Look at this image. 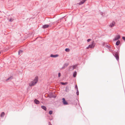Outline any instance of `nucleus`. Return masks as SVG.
<instances>
[{"instance_id":"1","label":"nucleus","mask_w":125,"mask_h":125,"mask_svg":"<svg viewBox=\"0 0 125 125\" xmlns=\"http://www.w3.org/2000/svg\"><path fill=\"white\" fill-rule=\"evenodd\" d=\"M38 76L36 77L34 79V80L32 81L31 83H29V86H32L35 84L38 81Z\"/></svg>"},{"instance_id":"2","label":"nucleus","mask_w":125,"mask_h":125,"mask_svg":"<svg viewBox=\"0 0 125 125\" xmlns=\"http://www.w3.org/2000/svg\"><path fill=\"white\" fill-rule=\"evenodd\" d=\"M113 54L117 60L118 61L119 60V53L117 52H114L113 53Z\"/></svg>"},{"instance_id":"3","label":"nucleus","mask_w":125,"mask_h":125,"mask_svg":"<svg viewBox=\"0 0 125 125\" xmlns=\"http://www.w3.org/2000/svg\"><path fill=\"white\" fill-rule=\"evenodd\" d=\"M69 65V64L68 63H65L64 64L63 66L61 68V69H64L65 68H67Z\"/></svg>"},{"instance_id":"4","label":"nucleus","mask_w":125,"mask_h":125,"mask_svg":"<svg viewBox=\"0 0 125 125\" xmlns=\"http://www.w3.org/2000/svg\"><path fill=\"white\" fill-rule=\"evenodd\" d=\"M62 100L63 104L64 105H67L68 104V103L67 102V101H66L65 100V99L64 98H62Z\"/></svg>"},{"instance_id":"5","label":"nucleus","mask_w":125,"mask_h":125,"mask_svg":"<svg viewBox=\"0 0 125 125\" xmlns=\"http://www.w3.org/2000/svg\"><path fill=\"white\" fill-rule=\"evenodd\" d=\"M95 44L94 43V41H93L91 44L89 45V46L91 48H94L95 46Z\"/></svg>"},{"instance_id":"6","label":"nucleus","mask_w":125,"mask_h":125,"mask_svg":"<svg viewBox=\"0 0 125 125\" xmlns=\"http://www.w3.org/2000/svg\"><path fill=\"white\" fill-rule=\"evenodd\" d=\"M120 38V36L119 35H118L115 37L114 39H113V41H116L119 39Z\"/></svg>"},{"instance_id":"7","label":"nucleus","mask_w":125,"mask_h":125,"mask_svg":"<svg viewBox=\"0 0 125 125\" xmlns=\"http://www.w3.org/2000/svg\"><path fill=\"white\" fill-rule=\"evenodd\" d=\"M49 27V25L48 24H45L42 27L43 29H44L48 28Z\"/></svg>"},{"instance_id":"8","label":"nucleus","mask_w":125,"mask_h":125,"mask_svg":"<svg viewBox=\"0 0 125 125\" xmlns=\"http://www.w3.org/2000/svg\"><path fill=\"white\" fill-rule=\"evenodd\" d=\"M34 103L36 104H39L40 102L39 101L36 99H35L34 101Z\"/></svg>"},{"instance_id":"9","label":"nucleus","mask_w":125,"mask_h":125,"mask_svg":"<svg viewBox=\"0 0 125 125\" xmlns=\"http://www.w3.org/2000/svg\"><path fill=\"white\" fill-rule=\"evenodd\" d=\"M115 24V22L114 21H113L110 24L109 26L111 27H112L114 26Z\"/></svg>"},{"instance_id":"10","label":"nucleus","mask_w":125,"mask_h":125,"mask_svg":"<svg viewBox=\"0 0 125 125\" xmlns=\"http://www.w3.org/2000/svg\"><path fill=\"white\" fill-rule=\"evenodd\" d=\"M86 1V0H82L78 4L79 5H81L83 4Z\"/></svg>"},{"instance_id":"11","label":"nucleus","mask_w":125,"mask_h":125,"mask_svg":"<svg viewBox=\"0 0 125 125\" xmlns=\"http://www.w3.org/2000/svg\"><path fill=\"white\" fill-rule=\"evenodd\" d=\"M58 54L53 55L51 54L50 55V57H52L55 58L58 56Z\"/></svg>"},{"instance_id":"12","label":"nucleus","mask_w":125,"mask_h":125,"mask_svg":"<svg viewBox=\"0 0 125 125\" xmlns=\"http://www.w3.org/2000/svg\"><path fill=\"white\" fill-rule=\"evenodd\" d=\"M74 69V68L73 67V66H70L69 67V71H72Z\"/></svg>"},{"instance_id":"13","label":"nucleus","mask_w":125,"mask_h":125,"mask_svg":"<svg viewBox=\"0 0 125 125\" xmlns=\"http://www.w3.org/2000/svg\"><path fill=\"white\" fill-rule=\"evenodd\" d=\"M41 108L45 111H46L47 108L46 106L44 105H42L41 106Z\"/></svg>"},{"instance_id":"14","label":"nucleus","mask_w":125,"mask_h":125,"mask_svg":"<svg viewBox=\"0 0 125 125\" xmlns=\"http://www.w3.org/2000/svg\"><path fill=\"white\" fill-rule=\"evenodd\" d=\"M13 78V77L12 76H10L9 78H8L6 80V81H8V80L10 81V80H11Z\"/></svg>"},{"instance_id":"15","label":"nucleus","mask_w":125,"mask_h":125,"mask_svg":"<svg viewBox=\"0 0 125 125\" xmlns=\"http://www.w3.org/2000/svg\"><path fill=\"white\" fill-rule=\"evenodd\" d=\"M77 75V72L76 71H75L73 73V77H75Z\"/></svg>"},{"instance_id":"16","label":"nucleus","mask_w":125,"mask_h":125,"mask_svg":"<svg viewBox=\"0 0 125 125\" xmlns=\"http://www.w3.org/2000/svg\"><path fill=\"white\" fill-rule=\"evenodd\" d=\"M120 43V41L119 40H118L116 43V45L117 46H118L119 45Z\"/></svg>"},{"instance_id":"17","label":"nucleus","mask_w":125,"mask_h":125,"mask_svg":"<svg viewBox=\"0 0 125 125\" xmlns=\"http://www.w3.org/2000/svg\"><path fill=\"white\" fill-rule=\"evenodd\" d=\"M60 83L62 85H66L68 83L67 82L64 83V82H61Z\"/></svg>"},{"instance_id":"18","label":"nucleus","mask_w":125,"mask_h":125,"mask_svg":"<svg viewBox=\"0 0 125 125\" xmlns=\"http://www.w3.org/2000/svg\"><path fill=\"white\" fill-rule=\"evenodd\" d=\"M5 115V113L4 112H2L0 116L1 117H3Z\"/></svg>"},{"instance_id":"19","label":"nucleus","mask_w":125,"mask_h":125,"mask_svg":"<svg viewBox=\"0 0 125 125\" xmlns=\"http://www.w3.org/2000/svg\"><path fill=\"white\" fill-rule=\"evenodd\" d=\"M105 47L108 49L110 48H111V47L109 45H107L105 46Z\"/></svg>"},{"instance_id":"20","label":"nucleus","mask_w":125,"mask_h":125,"mask_svg":"<svg viewBox=\"0 0 125 125\" xmlns=\"http://www.w3.org/2000/svg\"><path fill=\"white\" fill-rule=\"evenodd\" d=\"M54 22H51L49 24V26H50V27H51L54 24Z\"/></svg>"},{"instance_id":"21","label":"nucleus","mask_w":125,"mask_h":125,"mask_svg":"<svg viewBox=\"0 0 125 125\" xmlns=\"http://www.w3.org/2000/svg\"><path fill=\"white\" fill-rule=\"evenodd\" d=\"M70 49L69 48H66L65 50V51L67 52H69L70 51Z\"/></svg>"},{"instance_id":"22","label":"nucleus","mask_w":125,"mask_h":125,"mask_svg":"<svg viewBox=\"0 0 125 125\" xmlns=\"http://www.w3.org/2000/svg\"><path fill=\"white\" fill-rule=\"evenodd\" d=\"M78 64H76L75 65H73V67H74V69H76V68L77 67V66Z\"/></svg>"},{"instance_id":"23","label":"nucleus","mask_w":125,"mask_h":125,"mask_svg":"<svg viewBox=\"0 0 125 125\" xmlns=\"http://www.w3.org/2000/svg\"><path fill=\"white\" fill-rule=\"evenodd\" d=\"M56 97V95H54V94H52V97L54 98H55Z\"/></svg>"},{"instance_id":"24","label":"nucleus","mask_w":125,"mask_h":125,"mask_svg":"<svg viewBox=\"0 0 125 125\" xmlns=\"http://www.w3.org/2000/svg\"><path fill=\"white\" fill-rule=\"evenodd\" d=\"M53 112L52 111L50 110V111L49 112V114L50 115H52V114Z\"/></svg>"},{"instance_id":"25","label":"nucleus","mask_w":125,"mask_h":125,"mask_svg":"<svg viewBox=\"0 0 125 125\" xmlns=\"http://www.w3.org/2000/svg\"><path fill=\"white\" fill-rule=\"evenodd\" d=\"M22 52H23L21 50H19V52H18L19 54V55L20 53H22Z\"/></svg>"},{"instance_id":"26","label":"nucleus","mask_w":125,"mask_h":125,"mask_svg":"<svg viewBox=\"0 0 125 125\" xmlns=\"http://www.w3.org/2000/svg\"><path fill=\"white\" fill-rule=\"evenodd\" d=\"M76 94L77 95H78L79 94V92L78 90H77V92H76Z\"/></svg>"},{"instance_id":"27","label":"nucleus","mask_w":125,"mask_h":125,"mask_svg":"<svg viewBox=\"0 0 125 125\" xmlns=\"http://www.w3.org/2000/svg\"><path fill=\"white\" fill-rule=\"evenodd\" d=\"M75 89H76V90H78L77 86V85H76L75 87Z\"/></svg>"},{"instance_id":"28","label":"nucleus","mask_w":125,"mask_h":125,"mask_svg":"<svg viewBox=\"0 0 125 125\" xmlns=\"http://www.w3.org/2000/svg\"><path fill=\"white\" fill-rule=\"evenodd\" d=\"M61 76V73H59L58 74V76L59 77H60Z\"/></svg>"},{"instance_id":"29","label":"nucleus","mask_w":125,"mask_h":125,"mask_svg":"<svg viewBox=\"0 0 125 125\" xmlns=\"http://www.w3.org/2000/svg\"><path fill=\"white\" fill-rule=\"evenodd\" d=\"M13 21V19L11 18L9 20V21L10 22H12Z\"/></svg>"},{"instance_id":"30","label":"nucleus","mask_w":125,"mask_h":125,"mask_svg":"<svg viewBox=\"0 0 125 125\" xmlns=\"http://www.w3.org/2000/svg\"><path fill=\"white\" fill-rule=\"evenodd\" d=\"M91 40V39H88L87 40V42H89Z\"/></svg>"},{"instance_id":"31","label":"nucleus","mask_w":125,"mask_h":125,"mask_svg":"<svg viewBox=\"0 0 125 125\" xmlns=\"http://www.w3.org/2000/svg\"><path fill=\"white\" fill-rule=\"evenodd\" d=\"M124 41H125V37L123 36L122 37Z\"/></svg>"},{"instance_id":"32","label":"nucleus","mask_w":125,"mask_h":125,"mask_svg":"<svg viewBox=\"0 0 125 125\" xmlns=\"http://www.w3.org/2000/svg\"><path fill=\"white\" fill-rule=\"evenodd\" d=\"M111 48H110L109 49V51L110 52H111L112 51V49Z\"/></svg>"},{"instance_id":"33","label":"nucleus","mask_w":125,"mask_h":125,"mask_svg":"<svg viewBox=\"0 0 125 125\" xmlns=\"http://www.w3.org/2000/svg\"><path fill=\"white\" fill-rule=\"evenodd\" d=\"M89 48H90V46H89V45L87 47H86V48L87 49H88Z\"/></svg>"},{"instance_id":"34","label":"nucleus","mask_w":125,"mask_h":125,"mask_svg":"<svg viewBox=\"0 0 125 125\" xmlns=\"http://www.w3.org/2000/svg\"><path fill=\"white\" fill-rule=\"evenodd\" d=\"M100 14L102 16H103V12H100Z\"/></svg>"},{"instance_id":"35","label":"nucleus","mask_w":125,"mask_h":125,"mask_svg":"<svg viewBox=\"0 0 125 125\" xmlns=\"http://www.w3.org/2000/svg\"><path fill=\"white\" fill-rule=\"evenodd\" d=\"M49 125H52L51 123L50 122H49Z\"/></svg>"},{"instance_id":"36","label":"nucleus","mask_w":125,"mask_h":125,"mask_svg":"<svg viewBox=\"0 0 125 125\" xmlns=\"http://www.w3.org/2000/svg\"><path fill=\"white\" fill-rule=\"evenodd\" d=\"M52 120V118H51V119H50V120Z\"/></svg>"},{"instance_id":"37","label":"nucleus","mask_w":125,"mask_h":125,"mask_svg":"<svg viewBox=\"0 0 125 125\" xmlns=\"http://www.w3.org/2000/svg\"><path fill=\"white\" fill-rule=\"evenodd\" d=\"M1 54V52H0V54Z\"/></svg>"}]
</instances>
